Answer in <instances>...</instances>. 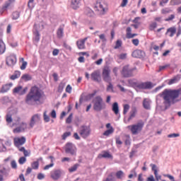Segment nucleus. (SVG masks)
Here are the masks:
<instances>
[{"label": "nucleus", "mask_w": 181, "mask_h": 181, "mask_svg": "<svg viewBox=\"0 0 181 181\" xmlns=\"http://www.w3.org/2000/svg\"><path fill=\"white\" fill-rule=\"evenodd\" d=\"M42 93L37 86H33L25 97V103L28 105H36L40 103Z\"/></svg>", "instance_id": "nucleus-1"}, {"label": "nucleus", "mask_w": 181, "mask_h": 181, "mask_svg": "<svg viewBox=\"0 0 181 181\" xmlns=\"http://www.w3.org/2000/svg\"><path fill=\"white\" fill-rule=\"evenodd\" d=\"M128 83L132 87L138 88L139 90H151L153 88V85H152V82L150 81L138 83L134 81L132 79H129Z\"/></svg>", "instance_id": "nucleus-2"}, {"label": "nucleus", "mask_w": 181, "mask_h": 181, "mask_svg": "<svg viewBox=\"0 0 181 181\" xmlns=\"http://www.w3.org/2000/svg\"><path fill=\"white\" fill-rule=\"evenodd\" d=\"M93 110L97 112H100V111H103V110H105V103L103 100V98L101 96H96L93 100Z\"/></svg>", "instance_id": "nucleus-3"}, {"label": "nucleus", "mask_w": 181, "mask_h": 181, "mask_svg": "<svg viewBox=\"0 0 181 181\" xmlns=\"http://www.w3.org/2000/svg\"><path fill=\"white\" fill-rule=\"evenodd\" d=\"M124 175L122 170H119L117 173L112 172L103 181H117V179H122Z\"/></svg>", "instance_id": "nucleus-4"}, {"label": "nucleus", "mask_w": 181, "mask_h": 181, "mask_svg": "<svg viewBox=\"0 0 181 181\" xmlns=\"http://www.w3.org/2000/svg\"><path fill=\"white\" fill-rule=\"evenodd\" d=\"M144 122H138L136 124L129 125L127 127L132 134V135H138L144 128Z\"/></svg>", "instance_id": "nucleus-5"}, {"label": "nucleus", "mask_w": 181, "mask_h": 181, "mask_svg": "<svg viewBox=\"0 0 181 181\" xmlns=\"http://www.w3.org/2000/svg\"><path fill=\"white\" fill-rule=\"evenodd\" d=\"M136 70V67L129 68V65H126L123 67L122 71V75L124 78H129V77H134V71Z\"/></svg>", "instance_id": "nucleus-6"}, {"label": "nucleus", "mask_w": 181, "mask_h": 181, "mask_svg": "<svg viewBox=\"0 0 181 181\" xmlns=\"http://www.w3.org/2000/svg\"><path fill=\"white\" fill-rule=\"evenodd\" d=\"M65 153H69L71 156L77 155V148L73 143H66L65 145Z\"/></svg>", "instance_id": "nucleus-7"}, {"label": "nucleus", "mask_w": 181, "mask_h": 181, "mask_svg": "<svg viewBox=\"0 0 181 181\" xmlns=\"http://www.w3.org/2000/svg\"><path fill=\"white\" fill-rule=\"evenodd\" d=\"M110 73H111V70L109 68H105L103 70L102 77L103 78V81L105 83H111L112 78L111 76H110Z\"/></svg>", "instance_id": "nucleus-8"}, {"label": "nucleus", "mask_w": 181, "mask_h": 181, "mask_svg": "<svg viewBox=\"0 0 181 181\" xmlns=\"http://www.w3.org/2000/svg\"><path fill=\"white\" fill-rule=\"evenodd\" d=\"M18 59L16 58V55L13 54L6 57V64L8 66V67H13L16 64Z\"/></svg>", "instance_id": "nucleus-9"}, {"label": "nucleus", "mask_w": 181, "mask_h": 181, "mask_svg": "<svg viewBox=\"0 0 181 181\" xmlns=\"http://www.w3.org/2000/svg\"><path fill=\"white\" fill-rule=\"evenodd\" d=\"M13 141H14L15 147L19 149L21 148V146H22V145H24V144H26V137L22 136V137L14 138Z\"/></svg>", "instance_id": "nucleus-10"}, {"label": "nucleus", "mask_w": 181, "mask_h": 181, "mask_svg": "<svg viewBox=\"0 0 181 181\" xmlns=\"http://www.w3.org/2000/svg\"><path fill=\"white\" fill-rule=\"evenodd\" d=\"M79 134L82 138H88L90 136V127L87 126H81Z\"/></svg>", "instance_id": "nucleus-11"}, {"label": "nucleus", "mask_w": 181, "mask_h": 181, "mask_svg": "<svg viewBox=\"0 0 181 181\" xmlns=\"http://www.w3.org/2000/svg\"><path fill=\"white\" fill-rule=\"evenodd\" d=\"M90 78L92 81H95V83H101V73L98 70L94 71L90 74Z\"/></svg>", "instance_id": "nucleus-12"}, {"label": "nucleus", "mask_w": 181, "mask_h": 181, "mask_svg": "<svg viewBox=\"0 0 181 181\" xmlns=\"http://www.w3.org/2000/svg\"><path fill=\"white\" fill-rule=\"evenodd\" d=\"M94 9L95 12H98L100 15H104V13L107 12V10L104 8V6L101 2H97L94 6Z\"/></svg>", "instance_id": "nucleus-13"}, {"label": "nucleus", "mask_w": 181, "mask_h": 181, "mask_svg": "<svg viewBox=\"0 0 181 181\" xmlns=\"http://www.w3.org/2000/svg\"><path fill=\"white\" fill-rule=\"evenodd\" d=\"M23 88V87L21 86H17L13 90V92L14 94H18V95H25V93H28V87Z\"/></svg>", "instance_id": "nucleus-14"}, {"label": "nucleus", "mask_w": 181, "mask_h": 181, "mask_svg": "<svg viewBox=\"0 0 181 181\" xmlns=\"http://www.w3.org/2000/svg\"><path fill=\"white\" fill-rule=\"evenodd\" d=\"M132 56L136 59H144L145 57V52L141 49H135L133 51Z\"/></svg>", "instance_id": "nucleus-15"}, {"label": "nucleus", "mask_w": 181, "mask_h": 181, "mask_svg": "<svg viewBox=\"0 0 181 181\" xmlns=\"http://www.w3.org/2000/svg\"><path fill=\"white\" fill-rule=\"evenodd\" d=\"M62 173L63 171L61 170H54L51 174V177L53 179V180H59V179H60L62 177Z\"/></svg>", "instance_id": "nucleus-16"}, {"label": "nucleus", "mask_w": 181, "mask_h": 181, "mask_svg": "<svg viewBox=\"0 0 181 181\" xmlns=\"http://www.w3.org/2000/svg\"><path fill=\"white\" fill-rule=\"evenodd\" d=\"M39 121H40V115H39V114L34 115L31 117L30 122V127L31 128H33V127H35V124H36V122H39Z\"/></svg>", "instance_id": "nucleus-17"}, {"label": "nucleus", "mask_w": 181, "mask_h": 181, "mask_svg": "<svg viewBox=\"0 0 181 181\" xmlns=\"http://www.w3.org/2000/svg\"><path fill=\"white\" fill-rule=\"evenodd\" d=\"M98 158H99V159H102V158H104L105 159H112L113 157L108 151H102V153L98 155Z\"/></svg>", "instance_id": "nucleus-18"}, {"label": "nucleus", "mask_w": 181, "mask_h": 181, "mask_svg": "<svg viewBox=\"0 0 181 181\" xmlns=\"http://www.w3.org/2000/svg\"><path fill=\"white\" fill-rule=\"evenodd\" d=\"M13 86V83H6L1 88V90H0V93H8L9 90H11V87Z\"/></svg>", "instance_id": "nucleus-19"}, {"label": "nucleus", "mask_w": 181, "mask_h": 181, "mask_svg": "<svg viewBox=\"0 0 181 181\" xmlns=\"http://www.w3.org/2000/svg\"><path fill=\"white\" fill-rule=\"evenodd\" d=\"M112 110L113 111L115 115H118L119 114V106L118 105V103L115 102L112 105Z\"/></svg>", "instance_id": "nucleus-20"}, {"label": "nucleus", "mask_w": 181, "mask_h": 181, "mask_svg": "<svg viewBox=\"0 0 181 181\" xmlns=\"http://www.w3.org/2000/svg\"><path fill=\"white\" fill-rule=\"evenodd\" d=\"M143 107L144 110H151V100L144 98L143 100Z\"/></svg>", "instance_id": "nucleus-21"}, {"label": "nucleus", "mask_w": 181, "mask_h": 181, "mask_svg": "<svg viewBox=\"0 0 181 181\" xmlns=\"http://www.w3.org/2000/svg\"><path fill=\"white\" fill-rule=\"evenodd\" d=\"M71 7L72 9H78L80 8V0H71Z\"/></svg>", "instance_id": "nucleus-22"}, {"label": "nucleus", "mask_w": 181, "mask_h": 181, "mask_svg": "<svg viewBox=\"0 0 181 181\" xmlns=\"http://www.w3.org/2000/svg\"><path fill=\"white\" fill-rule=\"evenodd\" d=\"M26 129V123H22V125L21 127H16L13 129V132H22V131H25Z\"/></svg>", "instance_id": "nucleus-23"}, {"label": "nucleus", "mask_w": 181, "mask_h": 181, "mask_svg": "<svg viewBox=\"0 0 181 181\" xmlns=\"http://www.w3.org/2000/svg\"><path fill=\"white\" fill-rule=\"evenodd\" d=\"M6 50V47L5 46V43L4 42L2 39L0 38V54H4Z\"/></svg>", "instance_id": "nucleus-24"}, {"label": "nucleus", "mask_w": 181, "mask_h": 181, "mask_svg": "<svg viewBox=\"0 0 181 181\" xmlns=\"http://www.w3.org/2000/svg\"><path fill=\"white\" fill-rule=\"evenodd\" d=\"M170 33V37H173L175 35V33H176V28L175 27H171L167 30V32L165 35H168V33Z\"/></svg>", "instance_id": "nucleus-25"}, {"label": "nucleus", "mask_w": 181, "mask_h": 181, "mask_svg": "<svg viewBox=\"0 0 181 181\" xmlns=\"http://www.w3.org/2000/svg\"><path fill=\"white\" fill-rule=\"evenodd\" d=\"M63 35H64V30L62 27H59L57 31V35L59 39H62L63 37Z\"/></svg>", "instance_id": "nucleus-26"}, {"label": "nucleus", "mask_w": 181, "mask_h": 181, "mask_svg": "<svg viewBox=\"0 0 181 181\" xmlns=\"http://www.w3.org/2000/svg\"><path fill=\"white\" fill-rule=\"evenodd\" d=\"M136 115V109L134 108L130 112V115H129V118L127 119L128 122H129V121L133 119V118H135Z\"/></svg>", "instance_id": "nucleus-27"}, {"label": "nucleus", "mask_w": 181, "mask_h": 181, "mask_svg": "<svg viewBox=\"0 0 181 181\" xmlns=\"http://www.w3.org/2000/svg\"><path fill=\"white\" fill-rule=\"evenodd\" d=\"M21 77V71H15L14 74L10 76L11 80H16V78H19Z\"/></svg>", "instance_id": "nucleus-28"}, {"label": "nucleus", "mask_w": 181, "mask_h": 181, "mask_svg": "<svg viewBox=\"0 0 181 181\" xmlns=\"http://www.w3.org/2000/svg\"><path fill=\"white\" fill-rule=\"evenodd\" d=\"M76 45L79 49H86V44L81 40L76 41Z\"/></svg>", "instance_id": "nucleus-29"}, {"label": "nucleus", "mask_w": 181, "mask_h": 181, "mask_svg": "<svg viewBox=\"0 0 181 181\" xmlns=\"http://www.w3.org/2000/svg\"><path fill=\"white\" fill-rule=\"evenodd\" d=\"M21 80H23V81H30V80H32V76L25 74L21 76Z\"/></svg>", "instance_id": "nucleus-30"}, {"label": "nucleus", "mask_w": 181, "mask_h": 181, "mask_svg": "<svg viewBox=\"0 0 181 181\" xmlns=\"http://www.w3.org/2000/svg\"><path fill=\"white\" fill-rule=\"evenodd\" d=\"M11 4H12V0H8L7 1L4 5L2 7V11H6V9H8V8H9V6H11Z\"/></svg>", "instance_id": "nucleus-31"}, {"label": "nucleus", "mask_w": 181, "mask_h": 181, "mask_svg": "<svg viewBox=\"0 0 181 181\" xmlns=\"http://www.w3.org/2000/svg\"><path fill=\"white\" fill-rule=\"evenodd\" d=\"M114 133V127H110V129L106 130L104 133L103 135L105 136H109L110 135H111V134Z\"/></svg>", "instance_id": "nucleus-32"}, {"label": "nucleus", "mask_w": 181, "mask_h": 181, "mask_svg": "<svg viewBox=\"0 0 181 181\" xmlns=\"http://www.w3.org/2000/svg\"><path fill=\"white\" fill-rule=\"evenodd\" d=\"M43 118H44V121L45 122H49L50 121V117H49L47 115V111L45 110L43 113Z\"/></svg>", "instance_id": "nucleus-33"}, {"label": "nucleus", "mask_w": 181, "mask_h": 181, "mask_svg": "<svg viewBox=\"0 0 181 181\" xmlns=\"http://www.w3.org/2000/svg\"><path fill=\"white\" fill-rule=\"evenodd\" d=\"M6 121L7 124H11V122H12V121H13V119H12V115L7 114L6 115Z\"/></svg>", "instance_id": "nucleus-34"}, {"label": "nucleus", "mask_w": 181, "mask_h": 181, "mask_svg": "<svg viewBox=\"0 0 181 181\" xmlns=\"http://www.w3.org/2000/svg\"><path fill=\"white\" fill-rule=\"evenodd\" d=\"M95 94H97V90H94L93 93H90L88 95H86V100H91V98H93L95 95Z\"/></svg>", "instance_id": "nucleus-35"}, {"label": "nucleus", "mask_w": 181, "mask_h": 181, "mask_svg": "<svg viewBox=\"0 0 181 181\" xmlns=\"http://www.w3.org/2000/svg\"><path fill=\"white\" fill-rule=\"evenodd\" d=\"M122 46V41L121 40H117L116 42V45L114 47V49H119V47H121Z\"/></svg>", "instance_id": "nucleus-36"}, {"label": "nucleus", "mask_w": 181, "mask_h": 181, "mask_svg": "<svg viewBox=\"0 0 181 181\" xmlns=\"http://www.w3.org/2000/svg\"><path fill=\"white\" fill-rule=\"evenodd\" d=\"M54 166V163H53V160H51V163L49 165H47L44 167V170H49L50 168H53Z\"/></svg>", "instance_id": "nucleus-37"}, {"label": "nucleus", "mask_w": 181, "mask_h": 181, "mask_svg": "<svg viewBox=\"0 0 181 181\" xmlns=\"http://www.w3.org/2000/svg\"><path fill=\"white\" fill-rule=\"evenodd\" d=\"M19 16H21V13L18 11H15L13 13V19L16 21V19H19Z\"/></svg>", "instance_id": "nucleus-38"}, {"label": "nucleus", "mask_w": 181, "mask_h": 181, "mask_svg": "<svg viewBox=\"0 0 181 181\" xmlns=\"http://www.w3.org/2000/svg\"><path fill=\"white\" fill-rule=\"evenodd\" d=\"M20 152H23L24 156H29V153L28 151L25 148V147H21L19 149Z\"/></svg>", "instance_id": "nucleus-39"}, {"label": "nucleus", "mask_w": 181, "mask_h": 181, "mask_svg": "<svg viewBox=\"0 0 181 181\" xmlns=\"http://www.w3.org/2000/svg\"><path fill=\"white\" fill-rule=\"evenodd\" d=\"M128 111H129V105L128 104L124 105V107H123L124 115H126V114H127V112H128Z\"/></svg>", "instance_id": "nucleus-40"}, {"label": "nucleus", "mask_w": 181, "mask_h": 181, "mask_svg": "<svg viewBox=\"0 0 181 181\" xmlns=\"http://www.w3.org/2000/svg\"><path fill=\"white\" fill-rule=\"evenodd\" d=\"M78 168V164L76 163L75 164L74 166L71 167L69 169V171L71 173L73 172H76L77 170V168Z\"/></svg>", "instance_id": "nucleus-41"}, {"label": "nucleus", "mask_w": 181, "mask_h": 181, "mask_svg": "<svg viewBox=\"0 0 181 181\" xmlns=\"http://www.w3.org/2000/svg\"><path fill=\"white\" fill-rule=\"evenodd\" d=\"M31 166L33 169H39V161H34L33 163H32Z\"/></svg>", "instance_id": "nucleus-42"}, {"label": "nucleus", "mask_w": 181, "mask_h": 181, "mask_svg": "<svg viewBox=\"0 0 181 181\" xmlns=\"http://www.w3.org/2000/svg\"><path fill=\"white\" fill-rule=\"evenodd\" d=\"M151 170H153V172H154L155 176H157L158 175V168H156V165L151 164Z\"/></svg>", "instance_id": "nucleus-43"}, {"label": "nucleus", "mask_w": 181, "mask_h": 181, "mask_svg": "<svg viewBox=\"0 0 181 181\" xmlns=\"http://www.w3.org/2000/svg\"><path fill=\"white\" fill-rule=\"evenodd\" d=\"M108 86L107 87V91H110L111 90L112 93H115L114 91V86H112V83L111 82L108 83Z\"/></svg>", "instance_id": "nucleus-44"}, {"label": "nucleus", "mask_w": 181, "mask_h": 181, "mask_svg": "<svg viewBox=\"0 0 181 181\" xmlns=\"http://www.w3.org/2000/svg\"><path fill=\"white\" fill-rule=\"evenodd\" d=\"M71 119H73V113H71L66 119V124H71Z\"/></svg>", "instance_id": "nucleus-45"}, {"label": "nucleus", "mask_w": 181, "mask_h": 181, "mask_svg": "<svg viewBox=\"0 0 181 181\" xmlns=\"http://www.w3.org/2000/svg\"><path fill=\"white\" fill-rule=\"evenodd\" d=\"M35 42H39L40 40V34H39V31L37 30L35 32Z\"/></svg>", "instance_id": "nucleus-46"}, {"label": "nucleus", "mask_w": 181, "mask_h": 181, "mask_svg": "<svg viewBox=\"0 0 181 181\" xmlns=\"http://www.w3.org/2000/svg\"><path fill=\"white\" fill-rule=\"evenodd\" d=\"M170 12H172V10L168 8H163L161 10V13H163V15H166V13H170Z\"/></svg>", "instance_id": "nucleus-47"}, {"label": "nucleus", "mask_w": 181, "mask_h": 181, "mask_svg": "<svg viewBox=\"0 0 181 181\" xmlns=\"http://www.w3.org/2000/svg\"><path fill=\"white\" fill-rule=\"evenodd\" d=\"M25 162H26V157H21L18 160V163H20V165H23Z\"/></svg>", "instance_id": "nucleus-48"}, {"label": "nucleus", "mask_w": 181, "mask_h": 181, "mask_svg": "<svg viewBox=\"0 0 181 181\" xmlns=\"http://www.w3.org/2000/svg\"><path fill=\"white\" fill-rule=\"evenodd\" d=\"M158 26V23L156 22H154L150 25V30H153L154 29H156Z\"/></svg>", "instance_id": "nucleus-49"}, {"label": "nucleus", "mask_w": 181, "mask_h": 181, "mask_svg": "<svg viewBox=\"0 0 181 181\" xmlns=\"http://www.w3.org/2000/svg\"><path fill=\"white\" fill-rule=\"evenodd\" d=\"M177 136H180V134H176V133H173V134H170L168 135V138H177Z\"/></svg>", "instance_id": "nucleus-50"}, {"label": "nucleus", "mask_w": 181, "mask_h": 181, "mask_svg": "<svg viewBox=\"0 0 181 181\" xmlns=\"http://www.w3.org/2000/svg\"><path fill=\"white\" fill-rule=\"evenodd\" d=\"M2 102H3V104H8V103H9V97L8 96L3 97Z\"/></svg>", "instance_id": "nucleus-51"}, {"label": "nucleus", "mask_w": 181, "mask_h": 181, "mask_svg": "<svg viewBox=\"0 0 181 181\" xmlns=\"http://www.w3.org/2000/svg\"><path fill=\"white\" fill-rule=\"evenodd\" d=\"M173 19H175V14H171L168 18H165V22H169L173 21Z\"/></svg>", "instance_id": "nucleus-52"}, {"label": "nucleus", "mask_w": 181, "mask_h": 181, "mask_svg": "<svg viewBox=\"0 0 181 181\" xmlns=\"http://www.w3.org/2000/svg\"><path fill=\"white\" fill-rule=\"evenodd\" d=\"M11 165L12 169H18V165L16 164V161H15V160L11 161Z\"/></svg>", "instance_id": "nucleus-53"}, {"label": "nucleus", "mask_w": 181, "mask_h": 181, "mask_svg": "<svg viewBox=\"0 0 181 181\" xmlns=\"http://www.w3.org/2000/svg\"><path fill=\"white\" fill-rule=\"evenodd\" d=\"M37 178L38 180H43V179H45V174L42 173H38Z\"/></svg>", "instance_id": "nucleus-54"}, {"label": "nucleus", "mask_w": 181, "mask_h": 181, "mask_svg": "<svg viewBox=\"0 0 181 181\" xmlns=\"http://www.w3.org/2000/svg\"><path fill=\"white\" fill-rule=\"evenodd\" d=\"M70 135H71V132H66L64 133V134L62 135V139H66V138H67V136H70Z\"/></svg>", "instance_id": "nucleus-55"}, {"label": "nucleus", "mask_w": 181, "mask_h": 181, "mask_svg": "<svg viewBox=\"0 0 181 181\" xmlns=\"http://www.w3.org/2000/svg\"><path fill=\"white\" fill-rule=\"evenodd\" d=\"M86 11H87L86 15L88 16H93V15H94V11H93V10L90 8H87Z\"/></svg>", "instance_id": "nucleus-56"}, {"label": "nucleus", "mask_w": 181, "mask_h": 181, "mask_svg": "<svg viewBox=\"0 0 181 181\" xmlns=\"http://www.w3.org/2000/svg\"><path fill=\"white\" fill-rule=\"evenodd\" d=\"M71 90H73V88H71V86L67 85L66 88V93H68L69 94H71Z\"/></svg>", "instance_id": "nucleus-57"}, {"label": "nucleus", "mask_w": 181, "mask_h": 181, "mask_svg": "<svg viewBox=\"0 0 181 181\" xmlns=\"http://www.w3.org/2000/svg\"><path fill=\"white\" fill-rule=\"evenodd\" d=\"M64 88V84L63 83H61L58 87V91L59 93H62Z\"/></svg>", "instance_id": "nucleus-58"}, {"label": "nucleus", "mask_w": 181, "mask_h": 181, "mask_svg": "<svg viewBox=\"0 0 181 181\" xmlns=\"http://www.w3.org/2000/svg\"><path fill=\"white\" fill-rule=\"evenodd\" d=\"M177 80V78L174 77L173 79H170L168 82V86H171V84H175Z\"/></svg>", "instance_id": "nucleus-59"}, {"label": "nucleus", "mask_w": 181, "mask_h": 181, "mask_svg": "<svg viewBox=\"0 0 181 181\" xmlns=\"http://www.w3.org/2000/svg\"><path fill=\"white\" fill-rule=\"evenodd\" d=\"M119 59H120V60H125V59H127V53L120 54Z\"/></svg>", "instance_id": "nucleus-60"}, {"label": "nucleus", "mask_w": 181, "mask_h": 181, "mask_svg": "<svg viewBox=\"0 0 181 181\" xmlns=\"http://www.w3.org/2000/svg\"><path fill=\"white\" fill-rule=\"evenodd\" d=\"M26 66H28V62H23L22 65L21 66V69L25 70L26 69Z\"/></svg>", "instance_id": "nucleus-61"}, {"label": "nucleus", "mask_w": 181, "mask_h": 181, "mask_svg": "<svg viewBox=\"0 0 181 181\" xmlns=\"http://www.w3.org/2000/svg\"><path fill=\"white\" fill-rule=\"evenodd\" d=\"M99 37L100 39V40H102V42H107V39L105 38V35L104 34H101L99 35Z\"/></svg>", "instance_id": "nucleus-62"}, {"label": "nucleus", "mask_w": 181, "mask_h": 181, "mask_svg": "<svg viewBox=\"0 0 181 181\" xmlns=\"http://www.w3.org/2000/svg\"><path fill=\"white\" fill-rule=\"evenodd\" d=\"M63 46H64V47H65V49H66V50H69L71 52V47L70 45H69L67 43L64 42Z\"/></svg>", "instance_id": "nucleus-63"}, {"label": "nucleus", "mask_w": 181, "mask_h": 181, "mask_svg": "<svg viewBox=\"0 0 181 181\" xmlns=\"http://www.w3.org/2000/svg\"><path fill=\"white\" fill-rule=\"evenodd\" d=\"M132 43L134 45V46H138L139 45V39H134L132 40Z\"/></svg>", "instance_id": "nucleus-64"}]
</instances>
